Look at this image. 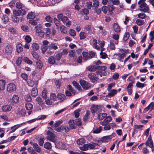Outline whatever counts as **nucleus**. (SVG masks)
Here are the masks:
<instances>
[{
  "label": "nucleus",
  "mask_w": 154,
  "mask_h": 154,
  "mask_svg": "<svg viewBox=\"0 0 154 154\" xmlns=\"http://www.w3.org/2000/svg\"><path fill=\"white\" fill-rule=\"evenodd\" d=\"M138 4L139 5V7L140 8L139 11L144 13L148 12L149 8L143 0H140L138 2Z\"/></svg>",
  "instance_id": "nucleus-1"
},
{
  "label": "nucleus",
  "mask_w": 154,
  "mask_h": 154,
  "mask_svg": "<svg viewBox=\"0 0 154 154\" xmlns=\"http://www.w3.org/2000/svg\"><path fill=\"white\" fill-rule=\"evenodd\" d=\"M98 70L96 72V73L97 75H100V77L105 76L107 73L106 72L105 70L106 69V67L105 66H97Z\"/></svg>",
  "instance_id": "nucleus-2"
},
{
  "label": "nucleus",
  "mask_w": 154,
  "mask_h": 154,
  "mask_svg": "<svg viewBox=\"0 0 154 154\" xmlns=\"http://www.w3.org/2000/svg\"><path fill=\"white\" fill-rule=\"evenodd\" d=\"M79 83L82 88L85 90H89L91 88V84L83 79L80 80Z\"/></svg>",
  "instance_id": "nucleus-3"
},
{
  "label": "nucleus",
  "mask_w": 154,
  "mask_h": 154,
  "mask_svg": "<svg viewBox=\"0 0 154 154\" xmlns=\"http://www.w3.org/2000/svg\"><path fill=\"white\" fill-rule=\"evenodd\" d=\"M36 32L39 33V35L41 37H43L45 35L44 32V28L41 25H38L35 27Z\"/></svg>",
  "instance_id": "nucleus-4"
},
{
  "label": "nucleus",
  "mask_w": 154,
  "mask_h": 154,
  "mask_svg": "<svg viewBox=\"0 0 154 154\" xmlns=\"http://www.w3.org/2000/svg\"><path fill=\"white\" fill-rule=\"evenodd\" d=\"M47 136L46 138L48 140L54 143L56 141V139L55 138L56 136L54 133L50 131H48L47 132Z\"/></svg>",
  "instance_id": "nucleus-5"
},
{
  "label": "nucleus",
  "mask_w": 154,
  "mask_h": 154,
  "mask_svg": "<svg viewBox=\"0 0 154 154\" xmlns=\"http://www.w3.org/2000/svg\"><path fill=\"white\" fill-rule=\"evenodd\" d=\"M13 48L12 46L10 45H7L5 47L4 53L5 55L11 56L12 53Z\"/></svg>",
  "instance_id": "nucleus-6"
},
{
  "label": "nucleus",
  "mask_w": 154,
  "mask_h": 154,
  "mask_svg": "<svg viewBox=\"0 0 154 154\" xmlns=\"http://www.w3.org/2000/svg\"><path fill=\"white\" fill-rule=\"evenodd\" d=\"M88 76L90 81L92 83L96 82L98 79V78L96 76V74L92 72L89 74Z\"/></svg>",
  "instance_id": "nucleus-7"
},
{
  "label": "nucleus",
  "mask_w": 154,
  "mask_h": 154,
  "mask_svg": "<svg viewBox=\"0 0 154 154\" xmlns=\"http://www.w3.org/2000/svg\"><path fill=\"white\" fill-rule=\"evenodd\" d=\"M116 136L115 133H112L111 135L104 136L102 138V140L103 142H109L110 140Z\"/></svg>",
  "instance_id": "nucleus-8"
},
{
  "label": "nucleus",
  "mask_w": 154,
  "mask_h": 154,
  "mask_svg": "<svg viewBox=\"0 0 154 154\" xmlns=\"http://www.w3.org/2000/svg\"><path fill=\"white\" fill-rule=\"evenodd\" d=\"M146 146H149L150 148H152L153 146V143L152 140L151 136L150 135L146 142L145 143Z\"/></svg>",
  "instance_id": "nucleus-9"
},
{
  "label": "nucleus",
  "mask_w": 154,
  "mask_h": 154,
  "mask_svg": "<svg viewBox=\"0 0 154 154\" xmlns=\"http://www.w3.org/2000/svg\"><path fill=\"white\" fill-rule=\"evenodd\" d=\"M16 87L14 84L10 83L8 85L7 90L8 91L12 92L15 90Z\"/></svg>",
  "instance_id": "nucleus-10"
},
{
  "label": "nucleus",
  "mask_w": 154,
  "mask_h": 154,
  "mask_svg": "<svg viewBox=\"0 0 154 154\" xmlns=\"http://www.w3.org/2000/svg\"><path fill=\"white\" fill-rule=\"evenodd\" d=\"M57 18L59 20H61L64 23H66V22L69 20L67 17L63 16L62 14H60L57 15Z\"/></svg>",
  "instance_id": "nucleus-11"
},
{
  "label": "nucleus",
  "mask_w": 154,
  "mask_h": 154,
  "mask_svg": "<svg viewBox=\"0 0 154 154\" xmlns=\"http://www.w3.org/2000/svg\"><path fill=\"white\" fill-rule=\"evenodd\" d=\"M112 28L117 33H119L121 31V28L119 24L117 23L113 24Z\"/></svg>",
  "instance_id": "nucleus-12"
},
{
  "label": "nucleus",
  "mask_w": 154,
  "mask_h": 154,
  "mask_svg": "<svg viewBox=\"0 0 154 154\" xmlns=\"http://www.w3.org/2000/svg\"><path fill=\"white\" fill-rule=\"evenodd\" d=\"M12 109V106L9 105H6L2 107V111L5 112H9L11 111Z\"/></svg>",
  "instance_id": "nucleus-13"
},
{
  "label": "nucleus",
  "mask_w": 154,
  "mask_h": 154,
  "mask_svg": "<svg viewBox=\"0 0 154 154\" xmlns=\"http://www.w3.org/2000/svg\"><path fill=\"white\" fill-rule=\"evenodd\" d=\"M119 41H115L113 40L110 41V45L109 47L111 49H115V44L117 45L118 44Z\"/></svg>",
  "instance_id": "nucleus-14"
},
{
  "label": "nucleus",
  "mask_w": 154,
  "mask_h": 154,
  "mask_svg": "<svg viewBox=\"0 0 154 154\" xmlns=\"http://www.w3.org/2000/svg\"><path fill=\"white\" fill-rule=\"evenodd\" d=\"M102 130V127L101 126H95L92 130V132L94 134H98L100 133Z\"/></svg>",
  "instance_id": "nucleus-15"
},
{
  "label": "nucleus",
  "mask_w": 154,
  "mask_h": 154,
  "mask_svg": "<svg viewBox=\"0 0 154 154\" xmlns=\"http://www.w3.org/2000/svg\"><path fill=\"white\" fill-rule=\"evenodd\" d=\"M15 6L16 8L18 9L22 8H26L25 5L23 4L20 2H17L15 4Z\"/></svg>",
  "instance_id": "nucleus-16"
},
{
  "label": "nucleus",
  "mask_w": 154,
  "mask_h": 154,
  "mask_svg": "<svg viewBox=\"0 0 154 154\" xmlns=\"http://www.w3.org/2000/svg\"><path fill=\"white\" fill-rule=\"evenodd\" d=\"M2 23L5 24H7L9 21L8 17V16L5 15L2 16L1 17Z\"/></svg>",
  "instance_id": "nucleus-17"
},
{
  "label": "nucleus",
  "mask_w": 154,
  "mask_h": 154,
  "mask_svg": "<svg viewBox=\"0 0 154 154\" xmlns=\"http://www.w3.org/2000/svg\"><path fill=\"white\" fill-rule=\"evenodd\" d=\"M107 114L106 113H99L98 116V119L99 120H101L104 119L107 116Z\"/></svg>",
  "instance_id": "nucleus-18"
},
{
  "label": "nucleus",
  "mask_w": 154,
  "mask_h": 154,
  "mask_svg": "<svg viewBox=\"0 0 154 154\" xmlns=\"http://www.w3.org/2000/svg\"><path fill=\"white\" fill-rule=\"evenodd\" d=\"M33 147L35 151L38 152H40L41 151V149L37 143H34L33 144Z\"/></svg>",
  "instance_id": "nucleus-19"
},
{
  "label": "nucleus",
  "mask_w": 154,
  "mask_h": 154,
  "mask_svg": "<svg viewBox=\"0 0 154 154\" xmlns=\"http://www.w3.org/2000/svg\"><path fill=\"white\" fill-rule=\"evenodd\" d=\"M69 126L70 128L71 129L74 128L75 126V120H71L69 122Z\"/></svg>",
  "instance_id": "nucleus-20"
},
{
  "label": "nucleus",
  "mask_w": 154,
  "mask_h": 154,
  "mask_svg": "<svg viewBox=\"0 0 154 154\" xmlns=\"http://www.w3.org/2000/svg\"><path fill=\"white\" fill-rule=\"evenodd\" d=\"M82 54L84 60L86 61L90 59L89 54L88 52H83Z\"/></svg>",
  "instance_id": "nucleus-21"
},
{
  "label": "nucleus",
  "mask_w": 154,
  "mask_h": 154,
  "mask_svg": "<svg viewBox=\"0 0 154 154\" xmlns=\"http://www.w3.org/2000/svg\"><path fill=\"white\" fill-rule=\"evenodd\" d=\"M132 83H130L127 87V91L128 92L129 95H131L132 94Z\"/></svg>",
  "instance_id": "nucleus-22"
},
{
  "label": "nucleus",
  "mask_w": 154,
  "mask_h": 154,
  "mask_svg": "<svg viewBox=\"0 0 154 154\" xmlns=\"http://www.w3.org/2000/svg\"><path fill=\"white\" fill-rule=\"evenodd\" d=\"M48 48L49 49H53L56 50L58 49V47L57 45H56V44L54 43H51L49 44Z\"/></svg>",
  "instance_id": "nucleus-23"
},
{
  "label": "nucleus",
  "mask_w": 154,
  "mask_h": 154,
  "mask_svg": "<svg viewBox=\"0 0 154 154\" xmlns=\"http://www.w3.org/2000/svg\"><path fill=\"white\" fill-rule=\"evenodd\" d=\"M35 13L32 12H29L26 16V18L28 19H34L35 17Z\"/></svg>",
  "instance_id": "nucleus-24"
},
{
  "label": "nucleus",
  "mask_w": 154,
  "mask_h": 154,
  "mask_svg": "<svg viewBox=\"0 0 154 154\" xmlns=\"http://www.w3.org/2000/svg\"><path fill=\"white\" fill-rule=\"evenodd\" d=\"M72 84L79 91H81L82 90V89L80 85H79V83L75 81H73Z\"/></svg>",
  "instance_id": "nucleus-25"
},
{
  "label": "nucleus",
  "mask_w": 154,
  "mask_h": 154,
  "mask_svg": "<svg viewBox=\"0 0 154 154\" xmlns=\"http://www.w3.org/2000/svg\"><path fill=\"white\" fill-rule=\"evenodd\" d=\"M11 18L12 21L14 23H17L19 21V18L18 16H16L14 14L11 16Z\"/></svg>",
  "instance_id": "nucleus-26"
},
{
  "label": "nucleus",
  "mask_w": 154,
  "mask_h": 154,
  "mask_svg": "<svg viewBox=\"0 0 154 154\" xmlns=\"http://www.w3.org/2000/svg\"><path fill=\"white\" fill-rule=\"evenodd\" d=\"M110 92L108 94L107 96L108 97H111L114 96L117 93V91L115 89H112L109 91Z\"/></svg>",
  "instance_id": "nucleus-27"
},
{
  "label": "nucleus",
  "mask_w": 154,
  "mask_h": 154,
  "mask_svg": "<svg viewBox=\"0 0 154 154\" xmlns=\"http://www.w3.org/2000/svg\"><path fill=\"white\" fill-rule=\"evenodd\" d=\"M60 30L62 33L66 34L67 32V29L66 27L63 25H61L60 27Z\"/></svg>",
  "instance_id": "nucleus-28"
},
{
  "label": "nucleus",
  "mask_w": 154,
  "mask_h": 154,
  "mask_svg": "<svg viewBox=\"0 0 154 154\" xmlns=\"http://www.w3.org/2000/svg\"><path fill=\"white\" fill-rule=\"evenodd\" d=\"M31 54L34 58L37 60H39V56L37 52L34 51H31Z\"/></svg>",
  "instance_id": "nucleus-29"
},
{
  "label": "nucleus",
  "mask_w": 154,
  "mask_h": 154,
  "mask_svg": "<svg viewBox=\"0 0 154 154\" xmlns=\"http://www.w3.org/2000/svg\"><path fill=\"white\" fill-rule=\"evenodd\" d=\"M5 81L3 80H0V89L4 90L5 88Z\"/></svg>",
  "instance_id": "nucleus-30"
},
{
  "label": "nucleus",
  "mask_w": 154,
  "mask_h": 154,
  "mask_svg": "<svg viewBox=\"0 0 154 154\" xmlns=\"http://www.w3.org/2000/svg\"><path fill=\"white\" fill-rule=\"evenodd\" d=\"M98 109V106L97 105H94L91 107V111L92 113L96 112Z\"/></svg>",
  "instance_id": "nucleus-31"
},
{
  "label": "nucleus",
  "mask_w": 154,
  "mask_h": 154,
  "mask_svg": "<svg viewBox=\"0 0 154 154\" xmlns=\"http://www.w3.org/2000/svg\"><path fill=\"white\" fill-rule=\"evenodd\" d=\"M92 43L93 44V46L95 48L98 50H100V48L99 45H97V40L95 39H94L92 41Z\"/></svg>",
  "instance_id": "nucleus-32"
},
{
  "label": "nucleus",
  "mask_w": 154,
  "mask_h": 154,
  "mask_svg": "<svg viewBox=\"0 0 154 154\" xmlns=\"http://www.w3.org/2000/svg\"><path fill=\"white\" fill-rule=\"evenodd\" d=\"M32 47L33 50V51H37L39 48V46L38 44L34 43L32 45Z\"/></svg>",
  "instance_id": "nucleus-33"
},
{
  "label": "nucleus",
  "mask_w": 154,
  "mask_h": 154,
  "mask_svg": "<svg viewBox=\"0 0 154 154\" xmlns=\"http://www.w3.org/2000/svg\"><path fill=\"white\" fill-rule=\"evenodd\" d=\"M48 62L50 64H53L55 62V59L53 56L50 57L48 59Z\"/></svg>",
  "instance_id": "nucleus-34"
},
{
  "label": "nucleus",
  "mask_w": 154,
  "mask_h": 154,
  "mask_svg": "<svg viewBox=\"0 0 154 154\" xmlns=\"http://www.w3.org/2000/svg\"><path fill=\"white\" fill-rule=\"evenodd\" d=\"M97 68V66H90L87 67V69L90 71H95Z\"/></svg>",
  "instance_id": "nucleus-35"
},
{
  "label": "nucleus",
  "mask_w": 154,
  "mask_h": 154,
  "mask_svg": "<svg viewBox=\"0 0 154 154\" xmlns=\"http://www.w3.org/2000/svg\"><path fill=\"white\" fill-rule=\"evenodd\" d=\"M26 109L27 110H30L32 109V105L30 103L27 102L25 104Z\"/></svg>",
  "instance_id": "nucleus-36"
},
{
  "label": "nucleus",
  "mask_w": 154,
  "mask_h": 154,
  "mask_svg": "<svg viewBox=\"0 0 154 154\" xmlns=\"http://www.w3.org/2000/svg\"><path fill=\"white\" fill-rule=\"evenodd\" d=\"M16 48L17 51L18 53L23 51V46L21 44H18L16 46Z\"/></svg>",
  "instance_id": "nucleus-37"
},
{
  "label": "nucleus",
  "mask_w": 154,
  "mask_h": 154,
  "mask_svg": "<svg viewBox=\"0 0 154 154\" xmlns=\"http://www.w3.org/2000/svg\"><path fill=\"white\" fill-rule=\"evenodd\" d=\"M31 95L32 96L35 97L38 94V90L36 88H33L31 92Z\"/></svg>",
  "instance_id": "nucleus-38"
},
{
  "label": "nucleus",
  "mask_w": 154,
  "mask_h": 154,
  "mask_svg": "<svg viewBox=\"0 0 154 154\" xmlns=\"http://www.w3.org/2000/svg\"><path fill=\"white\" fill-rule=\"evenodd\" d=\"M45 37L46 38H48L50 37L51 34L50 29L49 28H47L45 29Z\"/></svg>",
  "instance_id": "nucleus-39"
},
{
  "label": "nucleus",
  "mask_w": 154,
  "mask_h": 154,
  "mask_svg": "<svg viewBox=\"0 0 154 154\" xmlns=\"http://www.w3.org/2000/svg\"><path fill=\"white\" fill-rule=\"evenodd\" d=\"M57 97L59 100H63L65 99L66 97L64 94H58L57 95Z\"/></svg>",
  "instance_id": "nucleus-40"
},
{
  "label": "nucleus",
  "mask_w": 154,
  "mask_h": 154,
  "mask_svg": "<svg viewBox=\"0 0 154 154\" xmlns=\"http://www.w3.org/2000/svg\"><path fill=\"white\" fill-rule=\"evenodd\" d=\"M82 151H86L88 149V144H85L83 146H81L79 148Z\"/></svg>",
  "instance_id": "nucleus-41"
},
{
  "label": "nucleus",
  "mask_w": 154,
  "mask_h": 154,
  "mask_svg": "<svg viewBox=\"0 0 154 154\" xmlns=\"http://www.w3.org/2000/svg\"><path fill=\"white\" fill-rule=\"evenodd\" d=\"M44 147L47 149H50L51 148V144L49 142H46L44 144Z\"/></svg>",
  "instance_id": "nucleus-42"
},
{
  "label": "nucleus",
  "mask_w": 154,
  "mask_h": 154,
  "mask_svg": "<svg viewBox=\"0 0 154 154\" xmlns=\"http://www.w3.org/2000/svg\"><path fill=\"white\" fill-rule=\"evenodd\" d=\"M79 37L81 40L84 39L86 37V33L84 32H81L79 34Z\"/></svg>",
  "instance_id": "nucleus-43"
},
{
  "label": "nucleus",
  "mask_w": 154,
  "mask_h": 154,
  "mask_svg": "<svg viewBox=\"0 0 154 154\" xmlns=\"http://www.w3.org/2000/svg\"><path fill=\"white\" fill-rule=\"evenodd\" d=\"M135 23L138 25L141 26L143 24L144 21L143 20L140 19H137L136 20Z\"/></svg>",
  "instance_id": "nucleus-44"
},
{
  "label": "nucleus",
  "mask_w": 154,
  "mask_h": 154,
  "mask_svg": "<svg viewBox=\"0 0 154 154\" xmlns=\"http://www.w3.org/2000/svg\"><path fill=\"white\" fill-rule=\"evenodd\" d=\"M69 33L70 35L72 37L75 36L76 35V32L75 30L71 29L69 31Z\"/></svg>",
  "instance_id": "nucleus-45"
},
{
  "label": "nucleus",
  "mask_w": 154,
  "mask_h": 154,
  "mask_svg": "<svg viewBox=\"0 0 154 154\" xmlns=\"http://www.w3.org/2000/svg\"><path fill=\"white\" fill-rule=\"evenodd\" d=\"M23 38L25 40V42L27 43H29L31 42V38L29 36L27 35L24 36Z\"/></svg>",
  "instance_id": "nucleus-46"
},
{
  "label": "nucleus",
  "mask_w": 154,
  "mask_h": 154,
  "mask_svg": "<svg viewBox=\"0 0 154 154\" xmlns=\"http://www.w3.org/2000/svg\"><path fill=\"white\" fill-rule=\"evenodd\" d=\"M85 142V139L83 138H80L77 141V143L79 145H82Z\"/></svg>",
  "instance_id": "nucleus-47"
},
{
  "label": "nucleus",
  "mask_w": 154,
  "mask_h": 154,
  "mask_svg": "<svg viewBox=\"0 0 154 154\" xmlns=\"http://www.w3.org/2000/svg\"><path fill=\"white\" fill-rule=\"evenodd\" d=\"M137 15L138 18L141 19H144L146 17V14L143 12L138 14Z\"/></svg>",
  "instance_id": "nucleus-48"
},
{
  "label": "nucleus",
  "mask_w": 154,
  "mask_h": 154,
  "mask_svg": "<svg viewBox=\"0 0 154 154\" xmlns=\"http://www.w3.org/2000/svg\"><path fill=\"white\" fill-rule=\"evenodd\" d=\"M25 9L26 8H22L19 9L20 16H23L26 15V11Z\"/></svg>",
  "instance_id": "nucleus-49"
},
{
  "label": "nucleus",
  "mask_w": 154,
  "mask_h": 154,
  "mask_svg": "<svg viewBox=\"0 0 154 154\" xmlns=\"http://www.w3.org/2000/svg\"><path fill=\"white\" fill-rule=\"evenodd\" d=\"M130 36V34L128 32H126L124 35L123 38V40L124 41H126L128 39Z\"/></svg>",
  "instance_id": "nucleus-50"
},
{
  "label": "nucleus",
  "mask_w": 154,
  "mask_h": 154,
  "mask_svg": "<svg viewBox=\"0 0 154 154\" xmlns=\"http://www.w3.org/2000/svg\"><path fill=\"white\" fill-rule=\"evenodd\" d=\"M8 30L11 34H14L16 33V29L13 27H9L8 28Z\"/></svg>",
  "instance_id": "nucleus-51"
},
{
  "label": "nucleus",
  "mask_w": 154,
  "mask_h": 154,
  "mask_svg": "<svg viewBox=\"0 0 154 154\" xmlns=\"http://www.w3.org/2000/svg\"><path fill=\"white\" fill-rule=\"evenodd\" d=\"M15 2L14 0H12L8 4V6L11 8H12L14 7L15 5Z\"/></svg>",
  "instance_id": "nucleus-52"
},
{
  "label": "nucleus",
  "mask_w": 154,
  "mask_h": 154,
  "mask_svg": "<svg viewBox=\"0 0 154 154\" xmlns=\"http://www.w3.org/2000/svg\"><path fill=\"white\" fill-rule=\"evenodd\" d=\"M146 85L142 83L139 82H138L136 84V86L138 88H142Z\"/></svg>",
  "instance_id": "nucleus-53"
},
{
  "label": "nucleus",
  "mask_w": 154,
  "mask_h": 154,
  "mask_svg": "<svg viewBox=\"0 0 154 154\" xmlns=\"http://www.w3.org/2000/svg\"><path fill=\"white\" fill-rule=\"evenodd\" d=\"M53 20L56 26L57 27V29L58 28H59V26L60 25V21L58 20L56 18H54L53 19Z\"/></svg>",
  "instance_id": "nucleus-54"
},
{
  "label": "nucleus",
  "mask_w": 154,
  "mask_h": 154,
  "mask_svg": "<svg viewBox=\"0 0 154 154\" xmlns=\"http://www.w3.org/2000/svg\"><path fill=\"white\" fill-rule=\"evenodd\" d=\"M19 100V97L17 95H14L13 96L12 101L14 103H17Z\"/></svg>",
  "instance_id": "nucleus-55"
},
{
  "label": "nucleus",
  "mask_w": 154,
  "mask_h": 154,
  "mask_svg": "<svg viewBox=\"0 0 154 154\" xmlns=\"http://www.w3.org/2000/svg\"><path fill=\"white\" fill-rule=\"evenodd\" d=\"M91 26L90 25H87L85 26V29L88 31V33L90 34L91 32Z\"/></svg>",
  "instance_id": "nucleus-56"
},
{
  "label": "nucleus",
  "mask_w": 154,
  "mask_h": 154,
  "mask_svg": "<svg viewBox=\"0 0 154 154\" xmlns=\"http://www.w3.org/2000/svg\"><path fill=\"white\" fill-rule=\"evenodd\" d=\"M99 2L98 1L94 2L93 5L92 7L93 9H94L96 8H97V7L99 6Z\"/></svg>",
  "instance_id": "nucleus-57"
},
{
  "label": "nucleus",
  "mask_w": 154,
  "mask_h": 154,
  "mask_svg": "<svg viewBox=\"0 0 154 154\" xmlns=\"http://www.w3.org/2000/svg\"><path fill=\"white\" fill-rule=\"evenodd\" d=\"M45 20L49 23H52L53 21V18L49 15L46 16L45 17Z\"/></svg>",
  "instance_id": "nucleus-58"
},
{
  "label": "nucleus",
  "mask_w": 154,
  "mask_h": 154,
  "mask_svg": "<svg viewBox=\"0 0 154 154\" xmlns=\"http://www.w3.org/2000/svg\"><path fill=\"white\" fill-rule=\"evenodd\" d=\"M112 38L116 41H119V35L117 33L114 34L112 35Z\"/></svg>",
  "instance_id": "nucleus-59"
},
{
  "label": "nucleus",
  "mask_w": 154,
  "mask_h": 154,
  "mask_svg": "<svg viewBox=\"0 0 154 154\" xmlns=\"http://www.w3.org/2000/svg\"><path fill=\"white\" fill-rule=\"evenodd\" d=\"M13 14L16 16H20L19 9L13 10Z\"/></svg>",
  "instance_id": "nucleus-60"
},
{
  "label": "nucleus",
  "mask_w": 154,
  "mask_h": 154,
  "mask_svg": "<svg viewBox=\"0 0 154 154\" xmlns=\"http://www.w3.org/2000/svg\"><path fill=\"white\" fill-rule=\"evenodd\" d=\"M50 98L51 100L54 101H55L57 99V96L54 93L51 94L50 96Z\"/></svg>",
  "instance_id": "nucleus-61"
},
{
  "label": "nucleus",
  "mask_w": 154,
  "mask_h": 154,
  "mask_svg": "<svg viewBox=\"0 0 154 154\" xmlns=\"http://www.w3.org/2000/svg\"><path fill=\"white\" fill-rule=\"evenodd\" d=\"M67 88L70 92L72 93V94H73L74 95L75 94V91L72 89V86L70 85H68Z\"/></svg>",
  "instance_id": "nucleus-62"
},
{
  "label": "nucleus",
  "mask_w": 154,
  "mask_h": 154,
  "mask_svg": "<svg viewBox=\"0 0 154 154\" xmlns=\"http://www.w3.org/2000/svg\"><path fill=\"white\" fill-rule=\"evenodd\" d=\"M22 78L26 81H27L28 79L27 75L25 73H23L21 74Z\"/></svg>",
  "instance_id": "nucleus-63"
},
{
  "label": "nucleus",
  "mask_w": 154,
  "mask_h": 154,
  "mask_svg": "<svg viewBox=\"0 0 154 154\" xmlns=\"http://www.w3.org/2000/svg\"><path fill=\"white\" fill-rule=\"evenodd\" d=\"M112 119V118L111 116H108L104 120V121L106 122V123H108L111 121Z\"/></svg>",
  "instance_id": "nucleus-64"
}]
</instances>
